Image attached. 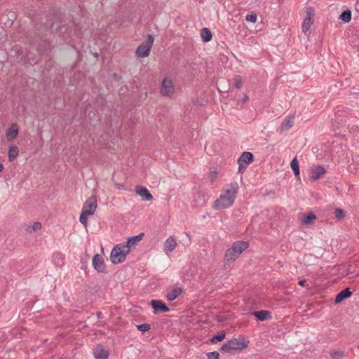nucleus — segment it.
<instances>
[{
	"label": "nucleus",
	"mask_w": 359,
	"mask_h": 359,
	"mask_svg": "<svg viewBox=\"0 0 359 359\" xmlns=\"http://www.w3.org/2000/svg\"><path fill=\"white\" fill-rule=\"evenodd\" d=\"M239 186L236 182H231L219 197L214 202L213 208L222 210L231 207L236 198Z\"/></svg>",
	"instance_id": "obj_1"
},
{
	"label": "nucleus",
	"mask_w": 359,
	"mask_h": 359,
	"mask_svg": "<svg viewBox=\"0 0 359 359\" xmlns=\"http://www.w3.org/2000/svg\"><path fill=\"white\" fill-rule=\"evenodd\" d=\"M248 247L249 243L247 241H239L234 242L232 246L226 251L224 257L225 264L235 261Z\"/></svg>",
	"instance_id": "obj_2"
},
{
	"label": "nucleus",
	"mask_w": 359,
	"mask_h": 359,
	"mask_svg": "<svg viewBox=\"0 0 359 359\" xmlns=\"http://www.w3.org/2000/svg\"><path fill=\"white\" fill-rule=\"evenodd\" d=\"M249 340L243 338H233L221 346V351L230 353L231 351H241L248 346Z\"/></svg>",
	"instance_id": "obj_3"
},
{
	"label": "nucleus",
	"mask_w": 359,
	"mask_h": 359,
	"mask_svg": "<svg viewBox=\"0 0 359 359\" xmlns=\"http://www.w3.org/2000/svg\"><path fill=\"white\" fill-rule=\"evenodd\" d=\"M154 42V37L151 34H148L147 40L143 41L136 49L135 53L140 57H147L151 51V48Z\"/></svg>",
	"instance_id": "obj_4"
},
{
	"label": "nucleus",
	"mask_w": 359,
	"mask_h": 359,
	"mask_svg": "<svg viewBox=\"0 0 359 359\" xmlns=\"http://www.w3.org/2000/svg\"><path fill=\"white\" fill-rule=\"evenodd\" d=\"M160 92L161 95L170 97L175 92V86L171 79L165 77L161 82Z\"/></svg>",
	"instance_id": "obj_5"
},
{
	"label": "nucleus",
	"mask_w": 359,
	"mask_h": 359,
	"mask_svg": "<svg viewBox=\"0 0 359 359\" xmlns=\"http://www.w3.org/2000/svg\"><path fill=\"white\" fill-rule=\"evenodd\" d=\"M126 259L124 253H123V250H120V248L118 246H114L110 254V259L112 264H118L120 263H123Z\"/></svg>",
	"instance_id": "obj_6"
},
{
	"label": "nucleus",
	"mask_w": 359,
	"mask_h": 359,
	"mask_svg": "<svg viewBox=\"0 0 359 359\" xmlns=\"http://www.w3.org/2000/svg\"><path fill=\"white\" fill-rule=\"evenodd\" d=\"M97 208V198L95 196L89 197L83 205L82 210L87 214L93 215Z\"/></svg>",
	"instance_id": "obj_7"
},
{
	"label": "nucleus",
	"mask_w": 359,
	"mask_h": 359,
	"mask_svg": "<svg viewBox=\"0 0 359 359\" xmlns=\"http://www.w3.org/2000/svg\"><path fill=\"white\" fill-rule=\"evenodd\" d=\"M93 266L95 270L98 273H105L107 272L104 259L102 256L99 254H96L93 256Z\"/></svg>",
	"instance_id": "obj_8"
},
{
	"label": "nucleus",
	"mask_w": 359,
	"mask_h": 359,
	"mask_svg": "<svg viewBox=\"0 0 359 359\" xmlns=\"http://www.w3.org/2000/svg\"><path fill=\"white\" fill-rule=\"evenodd\" d=\"M254 156L251 152L244 151L238 159L239 170L244 167V165H248L253 162Z\"/></svg>",
	"instance_id": "obj_9"
},
{
	"label": "nucleus",
	"mask_w": 359,
	"mask_h": 359,
	"mask_svg": "<svg viewBox=\"0 0 359 359\" xmlns=\"http://www.w3.org/2000/svg\"><path fill=\"white\" fill-rule=\"evenodd\" d=\"M150 305L154 312H168L170 311L168 306L161 300L152 299Z\"/></svg>",
	"instance_id": "obj_10"
},
{
	"label": "nucleus",
	"mask_w": 359,
	"mask_h": 359,
	"mask_svg": "<svg viewBox=\"0 0 359 359\" xmlns=\"http://www.w3.org/2000/svg\"><path fill=\"white\" fill-rule=\"evenodd\" d=\"M313 9L312 8H309L306 11V17L304 18L302 26V32L304 33H306V32H308L309 30V29L311 28V26L313 23V22L311 20V15L313 14Z\"/></svg>",
	"instance_id": "obj_11"
},
{
	"label": "nucleus",
	"mask_w": 359,
	"mask_h": 359,
	"mask_svg": "<svg viewBox=\"0 0 359 359\" xmlns=\"http://www.w3.org/2000/svg\"><path fill=\"white\" fill-rule=\"evenodd\" d=\"M251 314L259 321H265L271 319V313L266 310L253 311Z\"/></svg>",
	"instance_id": "obj_12"
},
{
	"label": "nucleus",
	"mask_w": 359,
	"mask_h": 359,
	"mask_svg": "<svg viewBox=\"0 0 359 359\" xmlns=\"http://www.w3.org/2000/svg\"><path fill=\"white\" fill-rule=\"evenodd\" d=\"M109 355L108 351L101 344H98L94 349V355L96 359H108Z\"/></svg>",
	"instance_id": "obj_13"
},
{
	"label": "nucleus",
	"mask_w": 359,
	"mask_h": 359,
	"mask_svg": "<svg viewBox=\"0 0 359 359\" xmlns=\"http://www.w3.org/2000/svg\"><path fill=\"white\" fill-rule=\"evenodd\" d=\"M135 191L137 194H139L144 200L149 201L152 200L153 196L149 191V190L142 186H137L135 187Z\"/></svg>",
	"instance_id": "obj_14"
},
{
	"label": "nucleus",
	"mask_w": 359,
	"mask_h": 359,
	"mask_svg": "<svg viewBox=\"0 0 359 359\" xmlns=\"http://www.w3.org/2000/svg\"><path fill=\"white\" fill-rule=\"evenodd\" d=\"M311 178L313 181H316L318 180L325 172V169L320 165L313 166L311 168Z\"/></svg>",
	"instance_id": "obj_15"
},
{
	"label": "nucleus",
	"mask_w": 359,
	"mask_h": 359,
	"mask_svg": "<svg viewBox=\"0 0 359 359\" xmlns=\"http://www.w3.org/2000/svg\"><path fill=\"white\" fill-rule=\"evenodd\" d=\"M177 246V241L174 236H170L164 243V251L165 253L173 251Z\"/></svg>",
	"instance_id": "obj_16"
},
{
	"label": "nucleus",
	"mask_w": 359,
	"mask_h": 359,
	"mask_svg": "<svg viewBox=\"0 0 359 359\" xmlns=\"http://www.w3.org/2000/svg\"><path fill=\"white\" fill-rule=\"evenodd\" d=\"M352 295V292L350 290L348 287H346L339 292L335 297L334 302L335 304H339L343 300L350 297Z\"/></svg>",
	"instance_id": "obj_17"
},
{
	"label": "nucleus",
	"mask_w": 359,
	"mask_h": 359,
	"mask_svg": "<svg viewBox=\"0 0 359 359\" xmlns=\"http://www.w3.org/2000/svg\"><path fill=\"white\" fill-rule=\"evenodd\" d=\"M183 292L182 287H175L168 292L166 298L168 301L172 302L179 297Z\"/></svg>",
	"instance_id": "obj_18"
},
{
	"label": "nucleus",
	"mask_w": 359,
	"mask_h": 359,
	"mask_svg": "<svg viewBox=\"0 0 359 359\" xmlns=\"http://www.w3.org/2000/svg\"><path fill=\"white\" fill-rule=\"evenodd\" d=\"M144 236V233H140L137 236L129 237L127 240L128 245H130L133 249L135 248L137 243L142 240Z\"/></svg>",
	"instance_id": "obj_19"
},
{
	"label": "nucleus",
	"mask_w": 359,
	"mask_h": 359,
	"mask_svg": "<svg viewBox=\"0 0 359 359\" xmlns=\"http://www.w3.org/2000/svg\"><path fill=\"white\" fill-rule=\"evenodd\" d=\"M202 41L205 43L209 42L212 38V34L208 28L204 27L201 30Z\"/></svg>",
	"instance_id": "obj_20"
},
{
	"label": "nucleus",
	"mask_w": 359,
	"mask_h": 359,
	"mask_svg": "<svg viewBox=\"0 0 359 359\" xmlns=\"http://www.w3.org/2000/svg\"><path fill=\"white\" fill-rule=\"evenodd\" d=\"M316 219V216L313 212H309L306 215L304 216L302 219V224L305 225H310L313 224Z\"/></svg>",
	"instance_id": "obj_21"
},
{
	"label": "nucleus",
	"mask_w": 359,
	"mask_h": 359,
	"mask_svg": "<svg viewBox=\"0 0 359 359\" xmlns=\"http://www.w3.org/2000/svg\"><path fill=\"white\" fill-rule=\"evenodd\" d=\"M19 149L15 146L12 145L9 147L8 151V158L10 162H12L18 155Z\"/></svg>",
	"instance_id": "obj_22"
},
{
	"label": "nucleus",
	"mask_w": 359,
	"mask_h": 359,
	"mask_svg": "<svg viewBox=\"0 0 359 359\" xmlns=\"http://www.w3.org/2000/svg\"><path fill=\"white\" fill-rule=\"evenodd\" d=\"M290 167H291L294 175L297 177H299L300 172H299V161L296 157L292 160V161L290 163Z\"/></svg>",
	"instance_id": "obj_23"
},
{
	"label": "nucleus",
	"mask_w": 359,
	"mask_h": 359,
	"mask_svg": "<svg viewBox=\"0 0 359 359\" xmlns=\"http://www.w3.org/2000/svg\"><path fill=\"white\" fill-rule=\"evenodd\" d=\"M339 19L344 22H349L351 20V12L349 10L344 11L339 15Z\"/></svg>",
	"instance_id": "obj_24"
},
{
	"label": "nucleus",
	"mask_w": 359,
	"mask_h": 359,
	"mask_svg": "<svg viewBox=\"0 0 359 359\" xmlns=\"http://www.w3.org/2000/svg\"><path fill=\"white\" fill-rule=\"evenodd\" d=\"M18 134V128L16 124H13L6 131V136H13L15 138Z\"/></svg>",
	"instance_id": "obj_25"
},
{
	"label": "nucleus",
	"mask_w": 359,
	"mask_h": 359,
	"mask_svg": "<svg viewBox=\"0 0 359 359\" xmlns=\"http://www.w3.org/2000/svg\"><path fill=\"white\" fill-rule=\"evenodd\" d=\"M116 246L119 247L121 251L123 250V253H124L126 257L127 255L130 253V252L133 249L130 245H128L127 241L126 242V243H118L116 245Z\"/></svg>",
	"instance_id": "obj_26"
},
{
	"label": "nucleus",
	"mask_w": 359,
	"mask_h": 359,
	"mask_svg": "<svg viewBox=\"0 0 359 359\" xmlns=\"http://www.w3.org/2000/svg\"><path fill=\"white\" fill-rule=\"evenodd\" d=\"M225 336H226V334L222 332H220V333H218L215 335H214L210 339V342L212 343V344H217L219 341H222V340L224 339L225 338Z\"/></svg>",
	"instance_id": "obj_27"
},
{
	"label": "nucleus",
	"mask_w": 359,
	"mask_h": 359,
	"mask_svg": "<svg viewBox=\"0 0 359 359\" xmlns=\"http://www.w3.org/2000/svg\"><path fill=\"white\" fill-rule=\"evenodd\" d=\"M292 126V121L289 118L285 119L282 122V123L280 125L281 131L288 130Z\"/></svg>",
	"instance_id": "obj_28"
},
{
	"label": "nucleus",
	"mask_w": 359,
	"mask_h": 359,
	"mask_svg": "<svg viewBox=\"0 0 359 359\" xmlns=\"http://www.w3.org/2000/svg\"><path fill=\"white\" fill-rule=\"evenodd\" d=\"M344 355L345 353L344 351L341 350L332 351L330 352V356L333 359H340L343 358Z\"/></svg>",
	"instance_id": "obj_29"
},
{
	"label": "nucleus",
	"mask_w": 359,
	"mask_h": 359,
	"mask_svg": "<svg viewBox=\"0 0 359 359\" xmlns=\"http://www.w3.org/2000/svg\"><path fill=\"white\" fill-rule=\"evenodd\" d=\"M53 262L55 265L58 266H62L64 264L62 254L57 253L55 255Z\"/></svg>",
	"instance_id": "obj_30"
},
{
	"label": "nucleus",
	"mask_w": 359,
	"mask_h": 359,
	"mask_svg": "<svg viewBox=\"0 0 359 359\" xmlns=\"http://www.w3.org/2000/svg\"><path fill=\"white\" fill-rule=\"evenodd\" d=\"M89 214H87L86 212H83L82 210L81 214L79 217V221L80 222L84 225L85 226H87L88 225V218L87 217L89 216Z\"/></svg>",
	"instance_id": "obj_31"
},
{
	"label": "nucleus",
	"mask_w": 359,
	"mask_h": 359,
	"mask_svg": "<svg viewBox=\"0 0 359 359\" xmlns=\"http://www.w3.org/2000/svg\"><path fill=\"white\" fill-rule=\"evenodd\" d=\"M335 217L338 219H341L345 217V212L341 208H337L334 211Z\"/></svg>",
	"instance_id": "obj_32"
},
{
	"label": "nucleus",
	"mask_w": 359,
	"mask_h": 359,
	"mask_svg": "<svg viewBox=\"0 0 359 359\" xmlns=\"http://www.w3.org/2000/svg\"><path fill=\"white\" fill-rule=\"evenodd\" d=\"M137 328L139 331L145 332L151 329V326L149 324L144 323L137 325Z\"/></svg>",
	"instance_id": "obj_33"
},
{
	"label": "nucleus",
	"mask_w": 359,
	"mask_h": 359,
	"mask_svg": "<svg viewBox=\"0 0 359 359\" xmlns=\"http://www.w3.org/2000/svg\"><path fill=\"white\" fill-rule=\"evenodd\" d=\"M257 15L255 13L248 14L245 17L246 21L255 23L257 21Z\"/></svg>",
	"instance_id": "obj_34"
},
{
	"label": "nucleus",
	"mask_w": 359,
	"mask_h": 359,
	"mask_svg": "<svg viewBox=\"0 0 359 359\" xmlns=\"http://www.w3.org/2000/svg\"><path fill=\"white\" fill-rule=\"evenodd\" d=\"M219 353L217 351L210 352L207 354L208 359H219Z\"/></svg>",
	"instance_id": "obj_35"
},
{
	"label": "nucleus",
	"mask_w": 359,
	"mask_h": 359,
	"mask_svg": "<svg viewBox=\"0 0 359 359\" xmlns=\"http://www.w3.org/2000/svg\"><path fill=\"white\" fill-rule=\"evenodd\" d=\"M217 177V172L214 170L208 173V178L212 182Z\"/></svg>",
	"instance_id": "obj_36"
},
{
	"label": "nucleus",
	"mask_w": 359,
	"mask_h": 359,
	"mask_svg": "<svg viewBox=\"0 0 359 359\" xmlns=\"http://www.w3.org/2000/svg\"><path fill=\"white\" fill-rule=\"evenodd\" d=\"M46 27L50 32L54 30V23L53 22V20L50 19L47 20Z\"/></svg>",
	"instance_id": "obj_37"
},
{
	"label": "nucleus",
	"mask_w": 359,
	"mask_h": 359,
	"mask_svg": "<svg viewBox=\"0 0 359 359\" xmlns=\"http://www.w3.org/2000/svg\"><path fill=\"white\" fill-rule=\"evenodd\" d=\"M341 116V115L339 114V111H338L337 114H335V118L332 119V124L334 125L335 123H337V124H340V123L343 122V119L341 118L340 120H338V118Z\"/></svg>",
	"instance_id": "obj_38"
},
{
	"label": "nucleus",
	"mask_w": 359,
	"mask_h": 359,
	"mask_svg": "<svg viewBox=\"0 0 359 359\" xmlns=\"http://www.w3.org/2000/svg\"><path fill=\"white\" fill-rule=\"evenodd\" d=\"M41 224L40 222H34L33 225L32 226V229L34 231H38L41 229Z\"/></svg>",
	"instance_id": "obj_39"
},
{
	"label": "nucleus",
	"mask_w": 359,
	"mask_h": 359,
	"mask_svg": "<svg viewBox=\"0 0 359 359\" xmlns=\"http://www.w3.org/2000/svg\"><path fill=\"white\" fill-rule=\"evenodd\" d=\"M243 86V82H242V80L241 78H238L236 79V81H235V87L237 88V89H240Z\"/></svg>",
	"instance_id": "obj_40"
},
{
	"label": "nucleus",
	"mask_w": 359,
	"mask_h": 359,
	"mask_svg": "<svg viewBox=\"0 0 359 359\" xmlns=\"http://www.w3.org/2000/svg\"><path fill=\"white\" fill-rule=\"evenodd\" d=\"M298 283L299 285L304 287L306 285V281L305 280H301Z\"/></svg>",
	"instance_id": "obj_41"
},
{
	"label": "nucleus",
	"mask_w": 359,
	"mask_h": 359,
	"mask_svg": "<svg viewBox=\"0 0 359 359\" xmlns=\"http://www.w3.org/2000/svg\"><path fill=\"white\" fill-rule=\"evenodd\" d=\"M248 100V96L245 95L243 97V102H247V100Z\"/></svg>",
	"instance_id": "obj_42"
},
{
	"label": "nucleus",
	"mask_w": 359,
	"mask_h": 359,
	"mask_svg": "<svg viewBox=\"0 0 359 359\" xmlns=\"http://www.w3.org/2000/svg\"><path fill=\"white\" fill-rule=\"evenodd\" d=\"M96 315H97V316L98 318H101V316H102V312H101V311H98V312H97Z\"/></svg>",
	"instance_id": "obj_43"
},
{
	"label": "nucleus",
	"mask_w": 359,
	"mask_h": 359,
	"mask_svg": "<svg viewBox=\"0 0 359 359\" xmlns=\"http://www.w3.org/2000/svg\"><path fill=\"white\" fill-rule=\"evenodd\" d=\"M4 170V165L1 163H0V172H2Z\"/></svg>",
	"instance_id": "obj_44"
},
{
	"label": "nucleus",
	"mask_w": 359,
	"mask_h": 359,
	"mask_svg": "<svg viewBox=\"0 0 359 359\" xmlns=\"http://www.w3.org/2000/svg\"><path fill=\"white\" fill-rule=\"evenodd\" d=\"M117 186H118V187L119 189H120V188H123V184H118Z\"/></svg>",
	"instance_id": "obj_45"
},
{
	"label": "nucleus",
	"mask_w": 359,
	"mask_h": 359,
	"mask_svg": "<svg viewBox=\"0 0 359 359\" xmlns=\"http://www.w3.org/2000/svg\"><path fill=\"white\" fill-rule=\"evenodd\" d=\"M58 28H60V32H62V29L63 27H62V26H61V27L57 26V27H56V29H57Z\"/></svg>",
	"instance_id": "obj_46"
},
{
	"label": "nucleus",
	"mask_w": 359,
	"mask_h": 359,
	"mask_svg": "<svg viewBox=\"0 0 359 359\" xmlns=\"http://www.w3.org/2000/svg\"><path fill=\"white\" fill-rule=\"evenodd\" d=\"M114 78H117L118 77V74L116 73L114 74Z\"/></svg>",
	"instance_id": "obj_47"
},
{
	"label": "nucleus",
	"mask_w": 359,
	"mask_h": 359,
	"mask_svg": "<svg viewBox=\"0 0 359 359\" xmlns=\"http://www.w3.org/2000/svg\"><path fill=\"white\" fill-rule=\"evenodd\" d=\"M98 56V54L97 53H95V57H97Z\"/></svg>",
	"instance_id": "obj_48"
}]
</instances>
